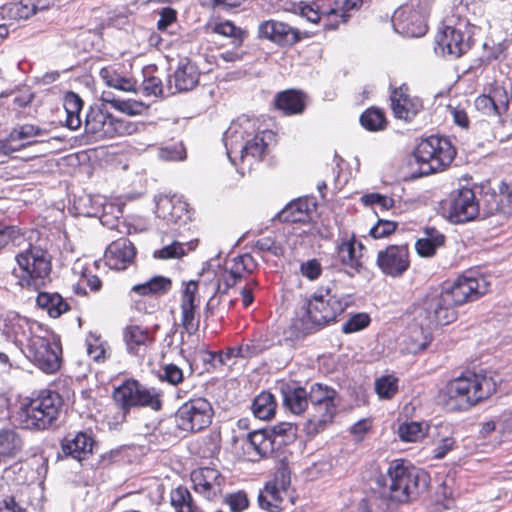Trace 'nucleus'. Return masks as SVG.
I'll use <instances>...</instances> for the list:
<instances>
[{
    "label": "nucleus",
    "instance_id": "nucleus-1",
    "mask_svg": "<svg viewBox=\"0 0 512 512\" xmlns=\"http://www.w3.org/2000/svg\"><path fill=\"white\" fill-rule=\"evenodd\" d=\"M488 291V283L472 272L460 275L453 283L443 286L437 295L426 298L424 310L428 326H444L457 318L456 308L474 301Z\"/></svg>",
    "mask_w": 512,
    "mask_h": 512
},
{
    "label": "nucleus",
    "instance_id": "nucleus-2",
    "mask_svg": "<svg viewBox=\"0 0 512 512\" xmlns=\"http://www.w3.org/2000/svg\"><path fill=\"white\" fill-rule=\"evenodd\" d=\"M377 484L381 496L405 503L427 489L429 476L404 460H395L390 463L386 475L378 478Z\"/></svg>",
    "mask_w": 512,
    "mask_h": 512
},
{
    "label": "nucleus",
    "instance_id": "nucleus-3",
    "mask_svg": "<svg viewBox=\"0 0 512 512\" xmlns=\"http://www.w3.org/2000/svg\"><path fill=\"white\" fill-rule=\"evenodd\" d=\"M63 409V399L59 393L42 390L37 396L24 398L12 413L16 427L30 431H44L58 421Z\"/></svg>",
    "mask_w": 512,
    "mask_h": 512
},
{
    "label": "nucleus",
    "instance_id": "nucleus-4",
    "mask_svg": "<svg viewBox=\"0 0 512 512\" xmlns=\"http://www.w3.org/2000/svg\"><path fill=\"white\" fill-rule=\"evenodd\" d=\"M255 131L256 122L247 116H241L231 123L223 137L226 153L231 162H234V153H239L241 159L247 156L256 160L263 159L274 139V134L269 130L259 133Z\"/></svg>",
    "mask_w": 512,
    "mask_h": 512
},
{
    "label": "nucleus",
    "instance_id": "nucleus-5",
    "mask_svg": "<svg viewBox=\"0 0 512 512\" xmlns=\"http://www.w3.org/2000/svg\"><path fill=\"white\" fill-rule=\"evenodd\" d=\"M496 387L492 377L469 373L449 381L440 397L449 410H467L489 398L495 393Z\"/></svg>",
    "mask_w": 512,
    "mask_h": 512
},
{
    "label": "nucleus",
    "instance_id": "nucleus-6",
    "mask_svg": "<svg viewBox=\"0 0 512 512\" xmlns=\"http://www.w3.org/2000/svg\"><path fill=\"white\" fill-rule=\"evenodd\" d=\"M14 260L16 266L11 270V276L17 288L38 291L45 285L52 270L51 255L46 249L29 244L15 254Z\"/></svg>",
    "mask_w": 512,
    "mask_h": 512
},
{
    "label": "nucleus",
    "instance_id": "nucleus-7",
    "mask_svg": "<svg viewBox=\"0 0 512 512\" xmlns=\"http://www.w3.org/2000/svg\"><path fill=\"white\" fill-rule=\"evenodd\" d=\"M455 14L458 20L455 22L453 16L447 18L443 28L438 31L435 37V51L458 58L470 47V34L464 29L469 25L475 26L473 23L475 12L470 15L467 4L461 1L455 7Z\"/></svg>",
    "mask_w": 512,
    "mask_h": 512
},
{
    "label": "nucleus",
    "instance_id": "nucleus-8",
    "mask_svg": "<svg viewBox=\"0 0 512 512\" xmlns=\"http://www.w3.org/2000/svg\"><path fill=\"white\" fill-rule=\"evenodd\" d=\"M351 304L352 299L348 295L338 297L329 292L325 296L315 294L304 303L301 319L308 329L321 328L334 321Z\"/></svg>",
    "mask_w": 512,
    "mask_h": 512
},
{
    "label": "nucleus",
    "instance_id": "nucleus-9",
    "mask_svg": "<svg viewBox=\"0 0 512 512\" xmlns=\"http://www.w3.org/2000/svg\"><path fill=\"white\" fill-rule=\"evenodd\" d=\"M25 346L27 357L42 371L54 373L60 368L61 346L53 340L51 332L42 326Z\"/></svg>",
    "mask_w": 512,
    "mask_h": 512
},
{
    "label": "nucleus",
    "instance_id": "nucleus-10",
    "mask_svg": "<svg viewBox=\"0 0 512 512\" xmlns=\"http://www.w3.org/2000/svg\"><path fill=\"white\" fill-rule=\"evenodd\" d=\"M414 155L421 165V172L428 174L449 166L456 151L448 139L431 136L419 143Z\"/></svg>",
    "mask_w": 512,
    "mask_h": 512
},
{
    "label": "nucleus",
    "instance_id": "nucleus-11",
    "mask_svg": "<svg viewBox=\"0 0 512 512\" xmlns=\"http://www.w3.org/2000/svg\"><path fill=\"white\" fill-rule=\"evenodd\" d=\"M428 0H409L392 17L395 31L406 37H421L427 32Z\"/></svg>",
    "mask_w": 512,
    "mask_h": 512
},
{
    "label": "nucleus",
    "instance_id": "nucleus-12",
    "mask_svg": "<svg viewBox=\"0 0 512 512\" xmlns=\"http://www.w3.org/2000/svg\"><path fill=\"white\" fill-rule=\"evenodd\" d=\"M85 132L96 139L113 138L130 135L137 130L135 123L124 119H116L109 112L91 107L85 119Z\"/></svg>",
    "mask_w": 512,
    "mask_h": 512
},
{
    "label": "nucleus",
    "instance_id": "nucleus-13",
    "mask_svg": "<svg viewBox=\"0 0 512 512\" xmlns=\"http://www.w3.org/2000/svg\"><path fill=\"white\" fill-rule=\"evenodd\" d=\"M114 399L121 408L148 407L159 411L162 407V393L154 387H146L137 380L125 381L114 392Z\"/></svg>",
    "mask_w": 512,
    "mask_h": 512
},
{
    "label": "nucleus",
    "instance_id": "nucleus-14",
    "mask_svg": "<svg viewBox=\"0 0 512 512\" xmlns=\"http://www.w3.org/2000/svg\"><path fill=\"white\" fill-rule=\"evenodd\" d=\"M213 409L205 398H195L184 403L177 410L178 426L185 431H200L212 421Z\"/></svg>",
    "mask_w": 512,
    "mask_h": 512
},
{
    "label": "nucleus",
    "instance_id": "nucleus-15",
    "mask_svg": "<svg viewBox=\"0 0 512 512\" xmlns=\"http://www.w3.org/2000/svg\"><path fill=\"white\" fill-rule=\"evenodd\" d=\"M445 216L454 223L473 220L479 213V204L470 188H462L450 194L443 204Z\"/></svg>",
    "mask_w": 512,
    "mask_h": 512
},
{
    "label": "nucleus",
    "instance_id": "nucleus-16",
    "mask_svg": "<svg viewBox=\"0 0 512 512\" xmlns=\"http://www.w3.org/2000/svg\"><path fill=\"white\" fill-rule=\"evenodd\" d=\"M47 132L35 125L24 124L14 128L9 136L0 142V149L8 155L23 147L46 143Z\"/></svg>",
    "mask_w": 512,
    "mask_h": 512
},
{
    "label": "nucleus",
    "instance_id": "nucleus-17",
    "mask_svg": "<svg viewBox=\"0 0 512 512\" xmlns=\"http://www.w3.org/2000/svg\"><path fill=\"white\" fill-rule=\"evenodd\" d=\"M377 265L387 276L400 277L410 266L407 245H389L377 254Z\"/></svg>",
    "mask_w": 512,
    "mask_h": 512
},
{
    "label": "nucleus",
    "instance_id": "nucleus-18",
    "mask_svg": "<svg viewBox=\"0 0 512 512\" xmlns=\"http://www.w3.org/2000/svg\"><path fill=\"white\" fill-rule=\"evenodd\" d=\"M191 480L195 491L208 500H212L222 493L224 477L215 468L203 467L194 470L191 473Z\"/></svg>",
    "mask_w": 512,
    "mask_h": 512
},
{
    "label": "nucleus",
    "instance_id": "nucleus-19",
    "mask_svg": "<svg viewBox=\"0 0 512 512\" xmlns=\"http://www.w3.org/2000/svg\"><path fill=\"white\" fill-rule=\"evenodd\" d=\"M136 250L133 243L127 238L113 241L106 249L104 260L113 270H125L133 263Z\"/></svg>",
    "mask_w": 512,
    "mask_h": 512
},
{
    "label": "nucleus",
    "instance_id": "nucleus-20",
    "mask_svg": "<svg viewBox=\"0 0 512 512\" xmlns=\"http://www.w3.org/2000/svg\"><path fill=\"white\" fill-rule=\"evenodd\" d=\"M260 38L268 39L279 45H293L300 40L299 32L288 24L277 21L267 20L260 23L258 27Z\"/></svg>",
    "mask_w": 512,
    "mask_h": 512
},
{
    "label": "nucleus",
    "instance_id": "nucleus-21",
    "mask_svg": "<svg viewBox=\"0 0 512 512\" xmlns=\"http://www.w3.org/2000/svg\"><path fill=\"white\" fill-rule=\"evenodd\" d=\"M390 100L394 116L401 120H411L422 109L421 100L416 97H410L406 85L393 90Z\"/></svg>",
    "mask_w": 512,
    "mask_h": 512
},
{
    "label": "nucleus",
    "instance_id": "nucleus-22",
    "mask_svg": "<svg viewBox=\"0 0 512 512\" xmlns=\"http://www.w3.org/2000/svg\"><path fill=\"white\" fill-rule=\"evenodd\" d=\"M8 323L4 325V332L14 338V342L20 346H26L29 338L36 334V327L41 328L42 325L36 321L29 320L21 317L18 314L12 313L8 315Z\"/></svg>",
    "mask_w": 512,
    "mask_h": 512
},
{
    "label": "nucleus",
    "instance_id": "nucleus-23",
    "mask_svg": "<svg viewBox=\"0 0 512 512\" xmlns=\"http://www.w3.org/2000/svg\"><path fill=\"white\" fill-rule=\"evenodd\" d=\"M199 81L197 66L189 59H182L173 76L169 79V89L175 92L192 90Z\"/></svg>",
    "mask_w": 512,
    "mask_h": 512
},
{
    "label": "nucleus",
    "instance_id": "nucleus-24",
    "mask_svg": "<svg viewBox=\"0 0 512 512\" xmlns=\"http://www.w3.org/2000/svg\"><path fill=\"white\" fill-rule=\"evenodd\" d=\"M337 406L338 402L310 406L305 425L307 434L315 435L331 424L336 415Z\"/></svg>",
    "mask_w": 512,
    "mask_h": 512
},
{
    "label": "nucleus",
    "instance_id": "nucleus-25",
    "mask_svg": "<svg viewBox=\"0 0 512 512\" xmlns=\"http://www.w3.org/2000/svg\"><path fill=\"white\" fill-rule=\"evenodd\" d=\"M123 339L129 354L144 356L154 339L148 330L139 325H128L123 331Z\"/></svg>",
    "mask_w": 512,
    "mask_h": 512
},
{
    "label": "nucleus",
    "instance_id": "nucleus-26",
    "mask_svg": "<svg viewBox=\"0 0 512 512\" xmlns=\"http://www.w3.org/2000/svg\"><path fill=\"white\" fill-rule=\"evenodd\" d=\"M198 290L196 282H189L182 295L181 311L182 326L189 334L195 333L199 328V321L195 318V295Z\"/></svg>",
    "mask_w": 512,
    "mask_h": 512
},
{
    "label": "nucleus",
    "instance_id": "nucleus-27",
    "mask_svg": "<svg viewBox=\"0 0 512 512\" xmlns=\"http://www.w3.org/2000/svg\"><path fill=\"white\" fill-rule=\"evenodd\" d=\"M94 441L86 433L68 434L62 441V451L76 460H83L92 453Z\"/></svg>",
    "mask_w": 512,
    "mask_h": 512
},
{
    "label": "nucleus",
    "instance_id": "nucleus-28",
    "mask_svg": "<svg viewBox=\"0 0 512 512\" xmlns=\"http://www.w3.org/2000/svg\"><path fill=\"white\" fill-rule=\"evenodd\" d=\"M23 447V438L15 429H0V465L15 459L22 452Z\"/></svg>",
    "mask_w": 512,
    "mask_h": 512
},
{
    "label": "nucleus",
    "instance_id": "nucleus-29",
    "mask_svg": "<svg viewBox=\"0 0 512 512\" xmlns=\"http://www.w3.org/2000/svg\"><path fill=\"white\" fill-rule=\"evenodd\" d=\"M255 266L256 263L253 257L249 254H243L233 258L224 274L226 287L229 288L235 286L246 273H251Z\"/></svg>",
    "mask_w": 512,
    "mask_h": 512
},
{
    "label": "nucleus",
    "instance_id": "nucleus-30",
    "mask_svg": "<svg viewBox=\"0 0 512 512\" xmlns=\"http://www.w3.org/2000/svg\"><path fill=\"white\" fill-rule=\"evenodd\" d=\"M283 404L295 415H301L309 409V394L300 386H286L282 389Z\"/></svg>",
    "mask_w": 512,
    "mask_h": 512
},
{
    "label": "nucleus",
    "instance_id": "nucleus-31",
    "mask_svg": "<svg viewBox=\"0 0 512 512\" xmlns=\"http://www.w3.org/2000/svg\"><path fill=\"white\" fill-rule=\"evenodd\" d=\"M160 216L168 222L178 223L187 216V204L178 198L164 197L157 203Z\"/></svg>",
    "mask_w": 512,
    "mask_h": 512
},
{
    "label": "nucleus",
    "instance_id": "nucleus-32",
    "mask_svg": "<svg viewBox=\"0 0 512 512\" xmlns=\"http://www.w3.org/2000/svg\"><path fill=\"white\" fill-rule=\"evenodd\" d=\"M276 107L286 115L301 114L305 109V99L301 92L287 90L279 93L275 100Z\"/></svg>",
    "mask_w": 512,
    "mask_h": 512
},
{
    "label": "nucleus",
    "instance_id": "nucleus-33",
    "mask_svg": "<svg viewBox=\"0 0 512 512\" xmlns=\"http://www.w3.org/2000/svg\"><path fill=\"white\" fill-rule=\"evenodd\" d=\"M445 236L435 228H426L423 237L415 243V249L421 257H431L436 250L443 246Z\"/></svg>",
    "mask_w": 512,
    "mask_h": 512
},
{
    "label": "nucleus",
    "instance_id": "nucleus-34",
    "mask_svg": "<svg viewBox=\"0 0 512 512\" xmlns=\"http://www.w3.org/2000/svg\"><path fill=\"white\" fill-rule=\"evenodd\" d=\"M39 308L47 311L50 317L58 318L69 310L68 303L58 293L40 292L36 298Z\"/></svg>",
    "mask_w": 512,
    "mask_h": 512
},
{
    "label": "nucleus",
    "instance_id": "nucleus-35",
    "mask_svg": "<svg viewBox=\"0 0 512 512\" xmlns=\"http://www.w3.org/2000/svg\"><path fill=\"white\" fill-rule=\"evenodd\" d=\"M63 107L66 113L65 126L71 130L78 129L82 120L80 113L83 108V100L74 92H68L64 96Z\"/></svg>",
    "mask_w": 512,
    "mask_h": 512
},
{
    "label": "nucleus",
    "instance_id": "nucleus-36",
    "mask_svg": "<svg viewBox=\"0 0 512 512\" xmlns=\"http://www.w3.org/2000/svg\"><path fill=\"white\" fill-rule=\"evenodd\" d=\"M363 250V244L357 242L352 237L350 240L345 241L339 245L338 254L343 264L349 265L350 267L353 268H357L361 266L360 258L362 257Z\"/></svg>",
    "mask_w": 512,
    "mask_h": 512
},
{
    "label": "nucleus",
    "instance_id": "nucleus-37",
    "mask_svg": "<svg viewBox=\"0 0 512 512\" xmlns=\"http://www.w3.org/2000/svg\"><path fill=\"white\" fill-rule=\"evenodd\" d=\"M254 451L258 457H265L273 450V440L263 430H255L247 435V451Z\"/></svg>",
    "mask_w": 512,
    "mask_h": 512
},
{
    "label": "nucleus",
    "instance_id": "nucleus-38",
    "mask_svg": "<svg viewBox=\"0 0 512 512\" xmlns=\"http://www.w3.org/2000/svg\"><path fill=\"white\" fill-rule=\"evenodd\" d=\"M100 77L109 87L125 92L135 91L136 82L132 78L120 75L111 67L102 68L100 70Z\"/></svg>",
    "mask_w": 512,
    "mask_h": 512
},
{
    "label": "nucleus",
    "instance_id": "nucleus-39",
    "mask_svg": "<svg viewBox=\"0 0 512 512\" xmlns=\"http://www.w3.org/2000/svg\"><path fill=\"white\" fill-rule=\"evenodd\" d=\"M276 401L274 396L269 392H262L252 403V411L256 418L260 420H269L276 411Z\"/></svg>",
    "mask_w": 512,
    "mask_h": 512
},
{
    "label": "nucleus",
    "instance_id": "nucleus-40",
    "mask_svg": "<svg viewBox=\"0 0 512 512\" xmlns=\"http://www.w3.org/2000/svg\"><path fill=\"white\" fill-rule=\"evenodd\" d=\"M197 242L191 241L186 244L173 241L170 244L164 245L161 249L154 252V257L161 260L179 259L186 255L187 251L195 249Z\"/></svg>",
    "mask_w": 512,
    "mask_h": 512
},
{
    "label": "nucleus",
    "instance_id": "nucleus-41",
    "mask_svg": "<svg viewBox=\"0 0 512 512\" xmlns=\"http://www.w3.org/2000/svg\"><path fill=\"white\" fill-rule=\"evenodd\" d=\"M308 394L309 406L338 402L337 392L333 388L321 383H314L311 385Z\"/></svg>",
    "mask_w": 512,
    "mask_h": 512
},
{
    "label": "nucleus",
    "instance_id": "nucleus-42",
    "mask_svg": "<svg viewBox=\"0 0 512 512\" xmlns=\"http://www.w3.org/2000/svg\"><path fill=\"white\" fill-rule=\"evenodd\" d=\"M280 219L287 222H302L308 217V203L298 199L288 204L279 214Z\"/></svg>",
    "mask_w": 512,
    "mask_h": 512
},
{
    "label": "nucleus",
    "instance_id": "nucleus-43",
    "mask_svg": "<svg viewBox=\"0 0 512 512\" xmlns=\"http://www.w3.org/2000/svg\"><path fill=\"white\" fill-rule=\"evenodd\" d=\"M171 504L177 512H202L194 505L190 492L183 486L171 492Z\"/></svg>",
    "mask_w": 512,
    "mask_h": 512
},
{
    "label": "nucleus",
    "instance_id": "nucleus-44",
    "mask_svg": "<svg viewBox=\"0 0 512 512\" xmlns=\"http://www.w3.org/2000/svg\"><path fill=\"white\" fill-rule=\"evenodd\" d=\"M427 428L419 422H406L398 427V435L405 442H417L426 435Z\"/></svg>",
    "mask_w": 512,
    "mask_h": 512
},
{
    "label": "nucleus",
    "instance_id": "nucleus-45",
    "mask_svg": "<svg viewBox=\"0 0 512 512\" xmlns=\"http://www.w3.org/2000/svg\"><path fill=\"white\" fill-rule=\"evenodd\" d=\"M361 125L370 131L382 130L386 126V118L382 110L369 108L360 117Z\"/></svg>",
    "mask_w": 512,
    "mask_h": 512
},
{
    "label": "nucleus",
    "instance_id": "nucleus-46",
    "mask_svg": "<svg viewBox=\"0 0 512 512\" xmlns=\"http://www.w3.org/2000/svg\"><path fill=\"white\" fill-rule=\"evenodd\" d=\"M375 392L381 399H392L398 392V378L383 375L375 381Z\"/></svg>",
    "mask_w": 512,
    "mask_h": 512
},
{
    "label": "nucleus",
    "instance_id": "nucleus-47",
    "mask_svg": "<svg viewBox=\"0 0 512 512\" xmlns=\"http://www.w3.org/2000/svg\"><path fill=\"white\" fill-rule=\"evenodd\" d=\"M363 3V0H342L336 3V7L327 12V17H339L342 23H346L350 18V12L358 10Z\"/></svg>",
    "mask_w": 512,
    "mask_h": 512
},
{
    "label": "nucleus",
    "instance_id": "nucleus-48",
    "mask_svg": "<svg viewBox=\"0 0 512 512\" xmlns=\"http://www.w3.org/2000/svg\"><path fill=\"white\" fill-rule=\"evenodd\" d=\"M212 31L214 33L232 38V43L235 46L241 45L245 36V33L230 21L214 24L212 26Z\"/></svg>",
    "mask_w": 512,
    "mask_h": 512
},
{
    "label": "nucleus",
    "instance_id": "nucleus-49",
    "mask_svg": "<svg viewBox=\"0 0 512 512\" xmlns=\"http://www.w3.org/2000/svg\"><path fill=\"white\" fill-rule=\"evenodd\" d=\"M488 95L491 99V102L494 104L495 115H501L507 111L510 98L507 90L504 87L496 85L491 89Z\"/></svg>",
    "mask_w": 512,
    "mask_h": 512
},
{
    "label": "nucleus",
    "instance_id": "nucleus-50",
    "mask_svg": "<svg viewBox=\"0 0 512 512\" xmlns=\"http://www.w3.org/2000/svg\"><path fill=\"white\" fill-rule=\"evenodd\" d=\"M281 475H282L281 480L276 478L273 483L267 484L265 486V488L268 492V496L271 498L273 503L278 506L279 511L283 509V506H282L283 495H287L286 481L284 478V473H282Z\"/></svg>",
    "mask_w": 512,
    "mask_h": 512
},
{
    "label": "nucleus",
    "instance_id": "nucleus-51",
    "mask_svg": "<svg viewBox=\"0 0 512 512\" xmlns=\"http://www.w3.org/2000/svg\"><path fill=\"white\" fill-rule=\"evenodd\" d=\"M87 354L96 362H102L105 359L106 349L100 337L90 333L86 338Z\"/></svg>",
    "mask_w": 512,
    "mask_h": 512
},
{
    "label": "nucleus",
    "instance_id": "nucleus-52",
    "mask_svg": "<svg viewBox=\"0 0 512 512\" xmlns=\"http://www.w3.org/2000/svg\"><path fill=\"white\" fill-rule=\"evenodd\" d=\"M272 434L274 436L273 442L277 438H281L280 443H287L295 439L297 434V427L288 422H281L273 426Z\"/></svg>",
    "mask_w": 512,
    "mask_h": 512
},
{
    "label": "nucleus",
    "instance_id": "nucleus-53",
    "mask_svg": "<svg viewBox=\"0 0 512 512\" xmlns=\"http://www.w3.org/2000/svg\"><path fill=\"white\" fill-rule=\"evenodd\" d=\"M370 323V318L365 313H358L350 317L342 326L345 334L354 333L366 328Z\"/></svg>",
    "mask_w": 512,
    "mask_h": 512
},
{
    "label": "nucleus",
    "instance_id": "nucleus-54",
    "mask_svg": "<svg viewBox=\"0 0 512 512\" xmlns=\"http://www.w3.org/2000/svg\"><path fill=\"white\" fill-rule=\"evenodd\" d=\"M495 207H491L489 213L501 212L512 214V188L506 193L502 192L498 197H493Z\"/></svg>",
    "mask_w": 512,
    "mask_h": 512
},
{
    "label": "nucleus",
    "instance_id": "nucleus-55",
    "mask_svg": "<svg viewBox=\"0 0 512 512\" xmlns=\"http://www.w3.org/2000/svg\"><path fill=\"white\" fill-rule=\"evenodd\" d=\"M397 227V223L390 220L380 219L377 224L371 228L370 234L373 238H384L391 235Z\"/></svg>",
    "mask_w": 512,
    "mask_h": 512
},
{
    "label": "nucleus",
    "instance_id": "nucleus-56",
    "mask_svg": "<svg viewBox=\"0 0 512 512\" xmlns=\"http://www.w3.org/2000/svg\"><path fill=\"white\" fill-rule=\"evenodd\" d=\"M23 473V464L20 462H15L4 470L2 477L8 482L21 484L26 480V477Z\"/></svg>",
    "mask_w": 512,
    "mask_h": 512
},
{
    "label": "nucleus",
    "instance_id": "nucleus-57",
    "mask_svg": "<svg viewBox=\"0 0 512 512\" xmlns=\"http://www.w3.org/2000/svg\"><path fill=\"white\" fill-rule=\"evenodd\" d=\"M159 156L163 160H183L186 157V151L182 144H176L161 148Z\"/></svg>",
    "mask_w": 512,
    "mask_h": 512
},
{
    "label": "nucleus",
    "instance_id": "nucleus-58",
    "mask_svg": "<svg viewBox=\"0 0 512 512\" xmlns=\"http://www.w3.org/2000/svg\"><path fill=\"white\" fill-rule=\"evenodd\" d=\"M226 503L232 512H242L248 507V498L244 492H237L226 497Z\"/></svg>",
    "mask_w": 512,
    "mask_h": 512
},
{
    "label": "nucleus",
    "instance_id": "nucleus-59",
    "mask_svg": "<svg viewBox=\"0 0 512 512\" xmlns=\"http://www.w3.org/2000/svg\"><path fill=\"white\" fill-rule=\"evenodd\" d=\"M161 378L172 385H177L183 381V371L175 364H167L163 368Z\"/></svg>",
    "mask_w": 512,
    "mask_h": 512
},
{
    "label": "nucleus",
    "instance_id": "nucleus-60",
    "mask_svg": "<svg viewBox=\"0 0 512 512\" xmlns=\"http://www.w3.org/2000/svg\"><path fill=\"white\" fill-rule=\"evenodd\" d=\"M105 100L110 102L109 99L105 98ZM111 103L118 110H120L124 113L130 114V115L139 114V113H141V111L144 108L142 103H138L136 101H130V100H127V101L113 100V101H111Z\"/></svg>",
    "mask_w": 512,
    "mask_h": 512
},
{
    "label": "nucleus",
    "instance_id": "nucleus-61",
    "mask_svg": "<svg viewBox=\"0 0 512 512\" xmlns=\"http://www.w3.org/2000/svg\"><path fill=\"white\" fill-rule=\"evenodd\" d=\"M177 13L170 7H165L160 11V18L157 21V28L160 31H166L176 22Z\"/></svg>",
    "mask_w": 512,
    "mask_h": 512
},
{
    "label": "nucleus",
    "instance_id": "nucleus-62",
    "mask_svg": "<svg viewBox=\"0 0 512 512\" xmlns=\"http://www.w3.org/2000/svg\"><path fill=\"white\" fill-rule=\"evenodd\" d=\"M20 235V231L15 226H8L0 223V251L11 241H14Z\"/></svg>",
    "mask_w": 512,
    "mask_h": 512
},
{
    "label": "nucleus",
    "instance_id": "nucleus-63",
    "mask_svg": "<svg viewBox=\"0 0 512 512\" xmlns=\"http://www.w3.org/2000/svg\"><path fill=\"white\" fill-rule=\"evenodd\" d=\"M153 295H161L171 288V280L163 276H156L148 280Z\"/></svg>",
    "mask_w": 512,
    "mask_h": 512
},
{
    "label": "nucleus",
    "instance_id": "nucleus-64",
    "mask_svg": "<svg viewBox=\"0 0 512 512\" xmlns=\"http://www.w3.org/2000/svg\"><path fill=\"white\" fill-rule=\"evenodd\" d=\"M303 276L310 280H315L321 274L322 268L320 263L316 259L309 260L301 264L300 267Z\"/></svg>",
    "mask_w": 512,
    "mask_h": 512
}]
</instances>
